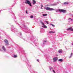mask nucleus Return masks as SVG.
Returning a JSON list of instances; mask_svg holds the SVG:
<instances>
[{"instance_id":"1","label":"nucleus","mask_w":73,"mask_h":73,"mask_svg":"<svg viewBox=\"0 0 73 73\" xmlns=\"http://www.w3.org/2000/svg\"><path fill=\"white\" fill-rule=\"evenodd\" d=\"M44 9H46V10H47L48 11H53L54 10V9L50 8V7H44Z\"/></svg>"},{"instance_id":"2","label":"nucleus","mask_w":73,"mask_h":73,"mask_svg":"<svg viewBox=\"0 0 73 73\" xmlns=\"http://www.w3.org/2000/svg\"><path fill=\"white\" fill-rule=\"evenodd\" d=\"M25 3L26 4H29L30 7H32V4L31 3V2H30L29 1L26 0Z\"/></svg>"},{"instance_id":"3","label":"nucleus","mask_w":73,"mask_h":73,"mask_svg":"<svg viewBox=\"0 0 73 73\" xmlns=\"http://www.w3.org/2000/svg\"><path fill=\"white\" fill-rule=\"evenodd\" d=\"M40 23H41V24H42V25H43V26H42V28H47L46 26L44 25V23H43V22H42L41 21Z\"/></svg>"},{"instance_id":"4","label":"nucleus","mask_w":73,"mask_h":73,"mask_svg":"<svg viewBox=\"0 0 73 73\" xmlns=\"http://www.w3.org/2000/svg\"><path fill=\"white\" fill-rule=\"evenodd\" d=\"M59 11L60 12H63V13H65V12H66V10H65L59 9Z\"/></svg>"},{"instance_id":"5","label":"nucleus","mask_w":73,"mask_h":73,"mask_svg":"<svg viewBox=\"0 0 73 73\" xmlns=\"http://www.w3.org/2000/svg\"><path fill=\"white\" fill-rule=\"evenodd\" d=\"M5 42L6 43V45H9V44H8V40H5Z\"/></svg>"},{"instance_id":"6","label":"nucleus","mask_w":73,"mask_h":73,"mask_svg":"<svg viewBox=\"0 0 73 73\" xmlns=\"http://www.w3.org/2000/svg\"><path fill=\"white\" fill-rule=\"evenodd\" d=\"M67 31H73V29H72V27H70L67 29Z\"/></svg>"},{"instance_id":"7","label":"nucleus","mask_w":73,"mask_h":73,"mask_svg":"<svg viewBox=\"0 0 73 73\" xmlns=\"http://www.w3.org/2000/svg\"><path fill=\"white\" fill-rule=\"evenodd\" d=\"M53 60L54 61L56 62L57 60V57H55L53 58Z\"/></svg>"},{"instance_id":"8","label":"nucleus","mask_w":73,"mask_h":73,"mask_svg":"<svg viewBox=\"0 0 73 73\" xmlns=\"http://www.w3.org/2000/svg\"><path fill=\"white\" fill-rule=\"evenodd\" d=\"M33 5H34V4H35L36 3V1H35V0H33Z\"/></svg>"},{"instance_id":"9","label":"nucleus","mask_w":73,"mask_h":73,"mask_svg":"<svg viewBox=\"0 0 73 73\" xmlns=\"http://www.w3.org/2000/svg\"><path fill=\"white\" fill-rule=\"evenodd\" d=\"M58 52H59V53H62V50L61 49L59 50H58Z\"/></svg>"},{"instance_id":"10","label":"nucleus","mask_w":73,"mask_h":73,"mask_svg":"<svg viewBox=\"0 0 73 73\" xmlns=\"http://www.w3.org/2000/svg\"><path fill=\"white\" fill-rule=\"evenodd\" d=\"M57 5V3H56L53 4H52L51 5L52 6H55L56 5Z\"/></svg>"},{"instance_id":"11","label":"nucleus","mask_w":73,"mask_h":73,"mask_svg":"<svg viewBox=\"0 0 73 73\" xmlns=\"http://www.w3.org/2000/svg\"><path fill=\"white\" fill-rule=\"evenodd\" d=\"M2 49H3V50H4V51H5V50H6L5 48V47H4V46H3Z\"/></svg>"},{"instance_id":"12","label":"nucleus","mask_w":73,"mask_h":73,"mask_svg":"<svg viewBox=\"0 0 73 73\" xmlns=\"http://www.w3.org/2000/svg\"><path fill=\"white\" fill-rule=\"evenodd\" d=\"M43 16H47V14H43Z\"/></svg>"},{"instance_id":"13","label":"nucleus","mask_w":73,"mask_h":73,"mask_svg":"<svg viewBox=\"0 0 73 73\" xmlns=\"http://www.w3.org/2000/svg\"><path fill=\"white\" fill-rule=\"evenodd\" d=\"M58 61H60V62H62V59H60Z\"/></svg>"},{"instance_id":"14","label":"nucleus","mask_w":73,"mask_h":73,"mask_svg":"<svg viewBox=\"0 0 73 73\" xmlns=\"http://www.w3.org/2000/svg\"><path fill=\"white\" fill-rule=\"evenodd\" d=\"M49 33H54V32H53V31H49Z\"/></svg>"},{"instance_id":"15","label":"nucleus","mask_w":73,"mask_h":73,"mask_svg":"<svg viewBox=\"0 0 73 73\" xmlns=\"http://www.w3.org/2000/svg\"><path fill=\"white\" fill-rule=\"evenodd\" d=\"M69 4V3L67 2H64V4Z\"/></svg>"},{"instance_id":"16","label":"nucleus","mask_w":73,"mask_h":73,"mask_svg":"<svg viewBox=\"0 0 73 73\" xmlns=\"http://www.w3.org/2000/svg\"><path fill=\"white\" fill-rule=\"evenodd\" d=\"M72 55H73V53H72L70 56V57H69V58H70L71 57H72Z\"/></svg>"},{"instance_id":"17","label":"nucleus","mask_w":73,"mask_h":73,"mask_svg":"<svg viewBox=\"0 0 73 73\" xmlns=\"http://www.w3.org/2000/svg\"><path fill=\"white\" fill-rule=\"evenodd\" d=\"M51 25H52V27H54V25L52 24H50Z\"/></svg>"},{"instance_id":"18","label":"nucleus","mask_w":73,"mask_h":73,"mask_svg":"<svg viewBox=\"0 0 73 73\" xmlns=\"http://www.w3.org/2000/svg\"><path fill=\"white\" fill-rule=\"evenodd\" d=\"M45 22H46L47 24H49V23H48V21H45Z\"/></svg>"},{"instance_id":"19","label":"nucleus","mask_w":73,"mask_h":73,"mask_svg":"<svg viewBox=\"0 0 73 73\" xmlns=\"http://www.w3.org/2000/svg\"><path fill=\"white\" fill-rule=\"evenodd\" d=\"M68 20H70V21H71L72 20H73V19H71V18H69Z\"/></svg>"},{"instance_id":"20","label":"nucleus","mask_w":73,"mask_h":73,"mask_svg":"<svg viewBox=\"0 0 73 73\" xmlns=\"http://www.w3.org/2000/svg\"><path fill=\"white\" fill-rule=\"evenodd\" d=\"M43 5H41V9H42V7H43Z\"/></svg>"},{"instance_id":"21","label":"nucleus","mask_w":73,"mask_h":73,"mask_svg":"<svg viewBox=\"0 0 73 73\" xmlns=\"http://www.w3.org/2000/svg\"><path fill=\"white\" fill-rule=\"evenodd\" d=\"M46 42V41L45 40H44L43 41L44 45V42Z\"/></svg>"},{"instance_id":"22","label":"nucleus","mask_w":73,"mask_h":73,"mask_svg":"<svg viewBox=\"0 0 73 73\" xmlns=\"http://www.w3.org/2000/svg\"><path fill=\"white\" fill-rule=\"evenodd\" d=\"M31 19H32V18H33V16H31Z\"/></svg>"},{"instance_id":"23","label":"nucleus","mask_w":73,"mask_h":73,"mask_svg":"<svg viewBox=\"0 0 73 73\" xmlns=\"http://www.w3.org/2000/svg\"><path fill=\"white\" fill-rule=\"evenodd\" d=\"M14 57L15 58H16V57H17V55H15L14 56Z\"/></svg>"},{"instance_id":"24","label":"nucleus","mask_w":73,"mask_h":73,"mask_svg":"<svg viewBox=\"0 0 73 73\" xmlns=\"http://www.w3.org/2000/svg\"><path fill=\"white\" fill-rule=\"evenodd\" d=\"M52 71L54 73H56V72H55V71L54 70H53Z\"/></svg>"},{"instance_id":"25","label":"nucleus","mask_w":73,"mask_h":73,"mask_svg":"<svg viewBox=\"0 0 73 73\" xmlns=\"http://www.w3.org/2000/svg\"><path fill=\"white\" fill-rule=\"evenodd\" d=\"M52 68H52V67L50 68V70L52 69Z\"/></svg>"},{"instance_id":"26","label":"nucleus","mask_w":73,"mask_h":73,"mask_svg":"<svg viewBox=\"0 0 73 73\" xmlns=\"http://www.w3.org/2000/svg\"><path fill=\"white\" fill-rule=\"evenodd\" d=\"M26 13H28V12H27V11H26Z\"/></svg>"},{"instance_id":"27","label":"nucleus","mask_w":73,"mask_h":73,"mask_svg":"<svg viewBox=\"0 0 73 73\" xmlns=\"http://www.w3.org/2000/svg\"><path fill=\"white\" fill-rule=\"evenodd\" d=\"M37 61H38V62H39V60L37 59Z\"/></svg>"},{"instance_id":"28","label":"nucleus","mask_w":73,"mask_h":73,"mask_svg":"<svg viewBox=\"0 0 73 73\" xmlns=\"http://www.w3.org/2000/svg\"><path fill=\"white\" fill-rule=\"evenodd\" d=\"M20 34L21 35V33H20Z\"/></svg>"},{"instance_id":"29","label":"nucleus","mask_w":73,"mask_h":73,"mask_svg":"<svg viewBox=\"0 0 73 73\" xmlns=\"http://www.w3.org/2000/svg\"><path fill=\"white\" fill-rule=\"evenodd\" d=\"M56 12H58V11L57 10L56 11Z\"/></svg>"},{"instance_id":"30","label":"nucleus","mask_w":73,"mask_h":73,"mask_svg":"<svg viewBox=\"0 0 73 73\" xmlns=\"http://www.w3.org/2000/svg\"><path fill=\"white\" fill-rule=\"evenodd\" d=\"M1 49H0V51H1Z\"/></svg>"},{"instance_id":"31","label":"nucleus","mask_w":73,"mask_h":73,"mask_svg":"<svg viewBox=\"0 0 73 73\" xmlns=\"http://www.w3.org/2000/svg\"><path fill=\"white\" fill-rule=\"evenodd\" d=\"M72 45H73V43L72 44Z\"/></svg>"}]
</instances>
